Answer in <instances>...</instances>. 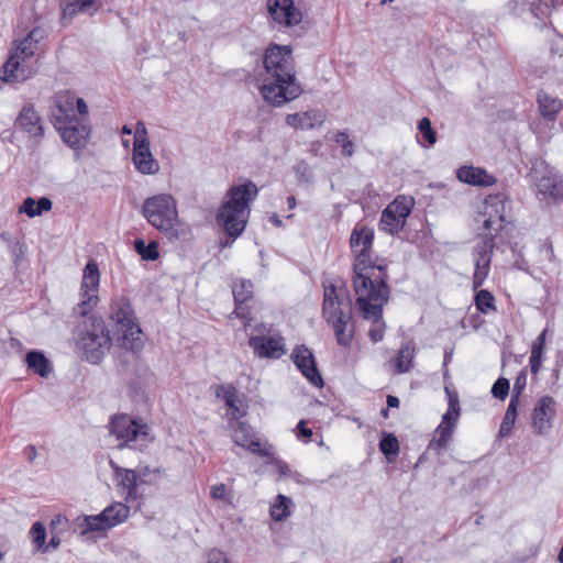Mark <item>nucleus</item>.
Listing matches in <instances>:
<instances>
[{
    "label": "nucleus",
    "instance_id": "nucleus-42",
    "mask_svg": "<svg viewBox=\"0 0 563 563\" xmlns=\"http://www.w3.org/2000/svg\"><path fill=\"white\" fill-rule=\"evenodd\" d=\"M345 305L346 303H343V301L339 300V296L336 295V289L334 286H330L329 288H325L323 307H322L323 314L342 309L343 306H345Z\"/></svg>",
    "mask_w": 563,
    "mask_h": 563
},
{
    "label": "nucleus",
    "instance_id": "nucleus-60",
    "mask_svg": "<svg viewBox=\"0 0 563 563\" xmlns=\"http://www.w3.org/2000/svg\"><path fill=\"white\" fill-rule=\"evenodd\" d=\"M547 332L548 330L544 329L538 336L537 339L534 340V342L532 343V346L531 347H540V350H543L544 351V346H545V335H547Z\"/></svg>",
    "mask_w": 563,
    "mask_h": 563
},
{
    "label": "nucleus",
    "instance_id": "nucleus-52",
    "mask_svg": "<svg viewBox=\"0 0 563 563\" xmlns=\"http://www.w3.org/2000/svg\"><path fill=\"white\" fill-rule=\"evenodd\" d=\"M207 558V563H230L225 553L219 549H211Z\"/></svg>",
    "mask_w": 563,
    "mask_h": 563
},
{
    "label": "nucleus",
    "instance_id": "nucleus-57",
    "mask_svg": "<svg viewBox=\"0 0 563 563\" xmlns=\"http://www.w3.org/2000/svg\"><path fill=\"white\" fill-rule=\"evenodd\" d=\"M60 544V539L58 537H52L48 543L41 548L43 552H49L56 550Z\"/></svg>",
    "mask_w": 563,
    "mask_h": 563
},
{
    "label": "nucleus",
    "instance_id": "nucleus-30",
    "mask_svg": "<svg viewBox=\"0 0 563 563\" xmlns=\"http://www.w3.org/2000/svg\"><path fill=\"white\" fill-rule=\"evenodd\" d=\"M25 361L29 369H31L34 374L40 375L41 377H48L52 372V365L48 358L44 355V353L33 350L30 351Z\"/></svg>",
    "mask_w": 563,
    "mask_h": 563
},
{
    "label": "nucleus",
    "instance_id": "nucleus-10",
    "mask_svg": "<svg viewBox=\"0 0 563 563\" xmlns=\"http://www.w3.org/2000/svg\"><path fill=\"white\" fill-rule=\"evenodd\" d=\"M510 211L511 201L505 192L488 195L485 198L482 212L484 217L483 225L487 233L497 235L508 222Z\"/></svg>",
    "mask_w": 563,
    "mask_h": 563
},
{
    "label": "nucleus",
    "instance_id": "nucleus-17",
    "mask_svg": "<svg viewBox=\"0 0 563 563\" xmlns=\"http://www.w3.org/2000/svg\"><path fill=\"white\" fill-rule=\"evenodd\" d=\"M56 129L59 131L62 140L76 151L85 146L91 133V126L77 117L56 126Z\"/></svg>",
    "mask_w": 563,
    "mask_h": 563
},
{
    "label": "nucleus",
    "instance_id": "nucleus-16",
    "mask_svg": "<svg viewBox=\"0 0 563 563\" xmlns=\"http://www.w3.org/2000/svg\"><path fill=\"white\" fill-rule=\"evenodd\" d=\"M231 428L233 431L232 439L236 445L262 457H269L273 455L269 449L261 446L260 439L256 437L253 428L246 422L238 421L234 424H231Z\"/></svg>",
    "mask_w": 563,
    "mask_h": 563
},
{
    "label": "nucleus",
    "instance_id": "nucleus-62",
    "mask_svg": "<svg viewBox=\"0 0 563 563\" xmlns=\"http://www.w3.org/2000/svg\"><path fill=\"white\" fill-rule=\"evenodd\" d=\"M75 103L79 114L85 115L88 113V106L82 98H75Z\"/></svg>",
    "mask_w": 563,
    "mask_h": 563
},
{
    "label": "nucleus",
    "instance_id": "nucleus-43",
    "mask_svg": "<svg viewBox=\"0 0 563 563\" xmlns=\"http://www.w3.org/2000/svg\"><path fill=\"white\" fill-rule=\"evenodd\" d=\"M418 130L422 135L423 143L422 145L426 147H430L437 142V133L432 128L431 121L429 118H422L418 123Z\"/></svg>",
    "mask_w": 563,
    "mask_h": 563
},
{
    "label": "nucleus",
    "instance_id": "nucleus-19",
    "mask_svg": "<svg viewBox=\"0 0 563 563\" xmlns=\"http://www.w3.org/2000/svg\"><path fill=\"white\" fill-rule=\"evenodd\" d=\"M249 345L260 358H280L285 354V344L282 336L253 335Z\"/></svg>",
    "mask_w": 563,
    "mask_h": 563
},
{
    "label": "nucleus",
    "instance_id": "nucleus-64",
    "mask_svg": "<svg viewBox=\"0 0 563 563\" xmlns=\"http://www.w3.org/2000/svg\"><path fill=\"white\" fill-rule=\"evenodd\" d=\"M554 363L556 367H563V349L556 352Z\"/></svg>",
    "mask_w": 563,
    "mask_h": 563
},
{
    "label": "nucleus",
    "instance_id": "nucleus-23",
    "mask_svg": "<svg viewBox=\"0 0 563 563\" xmlns=\"http://www.w3.org/2000/svg\"><path fill=\"white\" fill-rule=\"evenodd\" d=\"M532 177L540 194L548 195L554 199H563V180L560 177L552 172L539 176L537 167L532 168Z\"/></svg>",
    "mask_w": 563,
    "mask_h": 563
},
{
    "label": "nucleus",
    "instance_id": "nucleus-39",
    "mask_svg": "<svg viewBox=\"0 0 563 563\" xmlns=\"http://www.w3.org/2000/svg\"><path fill=\"white\" fill-rule=\"evenodd\" d=\"M134 249L143 261H155L158 258V244L155 241H151L148 244L142 239L134 241Z\"/></svg>",
    "mask_w": 563,
    "mask_h": 563
},
{
    "label": "nucleus",
    "instance_id": "nucleus-31",
    "mask_svg": "<svg viewBox=\"0 0 563 563\" xmlns=\"http://www.w3.org/2000/svg\"><path fill=\"white\" fill-rule=\"evenodd\" d=\"M52 207L53 202L47 197H41L38 200L27 197L19 208V211L34 218L41 216L43 212L49 211Z\"/></svg>",
    "mask_w": 563,
    "mask_h": 563
},
{
    "label": "nucleus",
    "instance_id": "nucleus-40",
    "mask_svg": "<svg viewBox=\"0 0 563 563\" xmlns=\"http://www.w3.org/2000/svg\"><path fill=\"white\" fill-rule=\"evenodd\" d=\"M111 512L110 510H102L97 516H86L85 517V523L86 528L84 532H93V531H103L110 529V526L108 523L107 514Z\"/></svg>",
    "mask_w": 563,
    "mask_h": 563
},
{
    "label": "nucleus",
    "instance_id": "nucleus-7",
    "mask_svg": "<svg viewBox=\"0 0 563 563\" xmlns=\"http://www.w3.org/2000/svg\"><path fill=\"white\" fill-rule=\"evenodd\" d=\"M85 317L76 330V346L87 362L99 364L111 347L110 332L102 318Z\"/></svg>",
    "mask_w": 563,
    "mask_h": 563
},
{
    "label": "nucleus",
    "instance_id": "nucleus-47",
    "mask_svg": "<svg viewBox=\"0 0 563 563\" xmlns=\"http://www.w3.org/2000/svg\"><path fill=\"white\" fill-rule=\"evenodd\" d=\"M509 380L505 377H499L492 387V394L495 398L504 400L509 393Z\"/></svg>",
    "mask_w": 563,
    "mask_h": 563
},
{
    "label": "nucleus",
    "instance_id": "nucleus-33",
    "mask_svg": "<svg viewBox=\"0 0 563 563\" xmlns=\"http://www.w3.org/2000/svg\"><path fill=\"white\" fill-rule=\"evenodd\" d=\"M391 209L393 208H385V210L382 212L379 229L389 234H397L404 229L406 222L401 221V219L398 218L396 213L391 212Z\"/></svg>",
    "mask_w": 563,
    "mask_h": 563
},
{
    "label": "nucleus",
    "instance_id": "nucleus-53",
    "mask_svg": "<svg viewBox=\"0 0 563 563\" xmlns=\"http://www.w3.org/2000/svg\"><path fill=\"white\" fill-rule=\"evenodd\" d=\"M225 485L224 484H218L211 487V497L217 500H221L225 496Z\"/></svg>",
    "mask_w": 563,
    "mask_h": 563
},
{
    "label": "nucleus",
    "instance_id": "nucleus-22",
    "mask_svg": "<svg viewBox=\"0 0 563 563\" xmlns=\"http://www.w3.org/2000/svg\"><path fill=\"white\" fill-rule=\"evenodd\" d=\"M325 121V114L321 110L312 109L305 112L287 114L286 123L300 130H311L321 126Z\"/></svg>",
    "mask_w": 563,
    "mask_h": 563
},
{
    "label": "nucleus",
    "instance_id": "nucleus-27",
    "mask_svg": "<svg viewBox=\"0 0 563 563\" xmlns=\"http://www.w3.org/2000/svg\"><path fill=\"white\" fill-rule=\"evenodd\" d=\"M75 104V97L69 93H60L55 98V110L52 113V118L55 126L68 122V120L76 118L73 113V107Z\"/></svg>",
    "mask_w": 563,
    "mask_h": 563
},
{
    "label": "nucleus",
    "instance_id": "nucleus-38",
    "mask_svg": "<svg viewBox=\"0 0 563 563\" xmlns=\"http://www.w3.org/2000/svg\"><path fill=\"white\" fill-rule=\"evenodd\" d=\"M110 509L111 512L107 514L108 523L110 528L115 527L119 523H122L129 517L130 509L122 503H113L112 505L106 507L103 510Z\"/></svg>",
    "mask_w": 563,
    "mask_h": 563
},
{
    "label": "nucleus",
    "instance_id": "nucleus-24",
    "mask_svg": "<svg viewBox=\"0 0 563 563\" xmlns=\"http://www.w3.org/2000/svg\"><path fill=\"white\" fill-rule=\"evenodd\" d=\"M110 465L114 471V476L119 482V485H121L126 492L125 499L128 501L139 499L141 494L139 493L140 482L137 479L136 472L134 470L120 467L114 464L113 461H110Z\"/></svg>",
    "mask_w": 563,
    "mask_h": 563
},
{
    "label": "nucleus",
    "instance_id": "nucleus-48",
    "mask_svg": "<svg viewBox=\"0 0 563 563\" xmlns=\"http://www.w3.org/2000/svg\"><path fill=\"white\" fill-rule=\"evenodd\" d=\"M526 384H527V373H526V371H521L518 373V375L516 377L510 400H515V401L519 402V398L526 387Z\"/></svg>",
    "mask_w": 563,
    "mask_h": 563
},
{
    "label": "nucleus",
    "instance_id": "nucleus-15",
    "mask_svg": "<svg viewBox=\"0 0 563 563\" xmlns=\"http://www.w3.org/2000/svg\"><path fill=\"white\" fill-rule=\"evenodd\" d=\"M291 360L299 372L314 387H322L323 379L317 367L312 352L306 345H298L294 349Z\"/></svg>",
    "mask_w": 563,
    "mask_h": 563
},
{
    "label": "nucleus",
    "instance_id": "nucleus-8",
    "mask_svg": "<svg viewBox=\"0 0 563 563\" xmlns=\"http://www.w3.org/2000/svg\"><path fill=\"white\" fill-rule=\"evenodd\" d=\"M388 277H379L378 285L354 289L357 295L356 305L367 320H372L368 336L372 342H380L384 338L385 322L383 320V306L389 298Z\"/></svg>",
    "mask_w": 563,
    "mask_h": 563
},
{
    "label": "nucleus",
    "instance_id": "nucleus-45",
    "mask_svg": "<svg viewBox=\"0 0 563 563\" xmlns=\"http://www.w3.org/2000/svg\"><path fill=\"white\" fill-rule=\"evenodd\" d=\"M334 141L342 146V155L351 157L354 154V143L349 139V135L344 131H339Z\"/></svg>",
    "mask_w": 563,
    "mask_h": 563
},
{
    "label": "nucleus",
    "instance_id": "nucleus-20",
    "mask_svg": "<svg viewBox=\"0 0 563 563\" xmlns=\"http://www.w3.org/2000/svg\"><path fill=\"white\" fill-rule=\"evenodd\" d=\"M555 416V400L551 396H543L536 404L532 412V426L539 434L548 433L552 429Z\"/></svg>",
    "mask_w": 563,
    "mask_h": 563
},
{
    "label": "nucleus",
    "instance_id": "nucleus-34",
    "mask_svg": "<svg viewBox=\"0 0 563 563\" xmlns=\"http://www.w3.org/2000/svg\"><path fill=\"white\" fill-rule=\"evenodd\" d=\"M292 506V500L285 495H277L275 501L271 506V517L274 521H283L290 516V507Z\"/></svg>",
    "mask_w": 563,
    "mask_h": 563
},
{
    "label": "nucleus",
    "instance_id": "nucleus-41",
    "mask_svg": "<svg viewBox=\"0 0 563 563\" xmlns=\"http://www.w3.org/2000/svg\"><path fill=\"white\" fill-rule=\"evenodd\" d=\"M234 302H246L253 296V284L250 280L241 279L232 286Z\"/></svg>",
    "mask_w": 563,
    "mask_h": 563
},
{
    "label": "nucleus",
    "instance_id": "nucleus-3",
    "mask_svg": "<svg viewBox=\"0 0 563 563\" xmlns=\"http://www.w3.org/2000/svg\"><path fill=\"white\" fill-rule=\"evenodd\" d=\"M147 222L161 231L172 243L186 242L191 239V229L178 219L176 200L168 194L147 198L142 207Z\"/></svg>",
    "mask_w": 563,
    "mask_h": 563
},
{
    "label": "nucleus",
    "instance_id": "nucleus-58",
    "mask_svg": "<svg viewBox=\"0 0 563 563\" xmlns=\"http://www.w3.org/2000/svg\"><path fill=\"white\" fill-rule=\"evenodd\" d=\"M245 302H235L234 313L240 319H246L249 316L247 309L243 306Z\"/></svg>",
    "mask_w": 563,
    "mask_h": 563
},
{
    "label": "nucleus",
    "instance_id": "nucleus-44",
    "mask_svg": "<svg viewBox=\"0 0 563 563\" xmlns=\"http://www.w3.org/2000/svg\"><path fill=\"white\" fill-rule=\"evenodd\" d=\"M539 264L542 268H547L549 264H553L555 261L554 250L549 241H544L539 245Z\"/></svg>",
    "mask_w": 563,
    "mask_h": 563
},
{
    "label": "nucleus",
    "instance_id": "nucleus-63",
    "mask_svg": "<svg viewBox=\"0 0 563 563\" xmlns=\"http://www.w3.org/2000/svg\"><path fill=\"white\" fill-rule=\"evenodd\" d=\"M455 413H461L460 400H449L448 410Z\"/></svg>",
    "mask_w": 563,
    "mask_h": 563
},
{
    "label": "nucleus",
    "instance_id": "nucleus-51",
    "mask_svg": "<svg viewBox=\"0 0 563 563\" xmlns=\"http://www.w3.org/2000/svg\"><path fill=\"white\" fill-rule=\"evenodd\" d=\"M141 141H144V143H146V145H150L146 126L143 122L139 121L136 123L133 146L140 145Z\"/></svg>",
    "mask_w": 563,
    "mask_h": 563
},
{
    "label": "nucleus",
    "instance_id": "nucleus-12",
    "mask_svg": "<svg viewBox=\"0 0 563 563\" xmlns=\"http://www.w3.org/2000/svg\"><path fill=\"white\" fill-rule=\"evenodd\" d=\"M495 234L486 233L484 239L477 242L473 251L475 272L473 275V289L479 288L488 276L492 255L495 247Z\"/></svg>",
    "mask_w": 563,
    "mask_h": 563
},
{
    "label": "nucleus",
    "instance_id": "nucleus-37",
    "mask_svg": "<svg viewBox=\"0 0 563 563\" xmlns=\"http://www.w3.org/2000/svg\"><path fill=\"white\" fill-rule=\"evenodd\" d=\"M474 301L476 309L484 314L495 312L497 310L495 305V297L490 291L486 289L478 290L475 294Z\"/></svg>",
    "mask_w": 563,
    "mask_h": 563
},
{
    "label": "nucleus",
    "instance_id": "nucleus-54",
    "mask_svg": "<svg viewBox=\"0 0 563 563\" xmlns=\"http://www.w3.org/2000/svg\"><path fill=\"white\" fill-rule=\"evenodd\" d=\"M224 400H225V405L230 408V409H233L236 407V396H235V389L233 388L232 390L231 389H228L225 391V395H224Z\"/></svg>",
    "mask_w": 563,
    "mask_h": 563
},
{
    "label": "nucleus",
    "instance_id": "nucleus-25",
    "mask_svg": "<svg viewBox=\"0 0 563 563\" xmlns=\"http://www.w3.org/2000/svg\"><path fill=\"white\" fill-rule=\"evenodd\" d=\"M460 181L472 186L488 187L496 183L494 176L489 175L485 169L474 166H462L456 172Z\"/></svg>",
    "mask_w": 563,
    "mask_h": 563
},
{
    "label": "nucleus",
    "instance_id": "nucleus-11",
    "mask_svg": "<svg viewBox=\"0 0 563 563\" xmlns=\"http://www.w3.org/2000/svg\"><path fill=\"white\" fill-rule=\"evenodd\" d=\"M100 283V272L95 260H89L82 273V283L80 288L81 301L77 305V312L87 316L98 301V290Z\"/></svg>",
    "mask_w": 563,
    "mask_h": 563
},
{
    "label": "nucleus",
    "instance_id": "nucleus-50",
    "mask_svg": "<svg viewBox=\"0 0 563 563\" xmlns=\"http://www.w3.org/2000/svg\"><path fill=\"white\" fill-rule=\"evenodd\" d=\"M1 240H3L9 249H10V252L11 254L16 258V261L19 260L20 255L23 253L22 252V246L21 244L19 243V241H15V240H12L10 234L7 233V232H3L1 233L0 235Z\"/></svg>",
    "mask_w": 563,
    "mask_h": 563
},
{
    "label": "nucleus",
    "instance_id": "nucleus-6",
    "mask_svg": "<svg viewBox=\"0 0 563 563\" xmlns=\"http://www.w3.org/2000/svg\"><path fill=\"white\" fill-rule=\"evenodd\" d=\"M109 318L114 323V341L122 350L139 353L144 341L131 301L124 296H117L110 303Z\"/></svg>",
    "mask_w": 563,
    "mask_h": 563
},
{
    "label": "nucleus",
    "instance_id": "nucleus-2",
    "mask_svg": "<svg viewBox=\"0 0 563 563\" xmlns=\"http://www.w3.org/2000/svg\"><path fill=\"white\" fill-rule=\"evenodd\" d=\"M374 229L367 225H355L350 235V247L354 254L353 287L365 289L378 285L379 277L387 276V262L376 256L372 258Z\"/></svg>",
    "mask_w": 563,
    "mask_h": 563
},
{
    "label": "nucleus",
    "instance_id": "nucleus-61",
    "mask_svg": "<svg viewBox=\"0 0 563 563\" xmlns=\"http://www.w3.org/2000/svg\"><path fill=\"white\" fill-rule=\"evenodd\" d=\"M275 464H276V467H277L278 473H279L282 476H289V474H290V468H289V466H288L284 461L277 460V461L275 462Z\"/></svg>",
    "mask_w": 563,
    "mask_h": 563
},
{
    "label": "nucleus",
    "instance_id": "nucleus-1",
    "mask_svg": "<svg viewBox=\"0 0 563 563\" xmlns=\"http://www.w3.org/2000/svg\"><path fill=\"white\" fill-rule=\"evenodd\" d=\"M266 78L260 87L263 99L273 107H282L297 99L302 88L296 79L295 62L290 46L271 44L264 53Z\"/></svg>",
    "mask_w": 563,
    "mask_h": 563
},
{
    "label": "nucleus",
    "instance_id": "nucleus-36",
    "mask_svg": "<svg viewBox=\"0 0 563 563\" xmlns=\"http://www.w3.org/2000/svg\"><path fill=\"white\" fill-rule=\"evenodd\" d=\"M517 406L518 401L510 400L500 424L498 433L500 438H506L512 432L517 418Z\"/></svg>",
    "mask_w": 563,
    "mask_h": 563
},
{
    "label": "nucleus",
    "instance_id": "nucleus-13",
    "mask_svg": "<svg viewBox=\"0 0 563 563\" xmlns=\"http://www.w3.org/2000/svg\"><path fill=\"white\" fill-rule=\"evenodd\" d=\"M16 126L23 132L27 133L30 139V148L36 150L44 137L43 119L32 104L24 106L20 111L16 121Z\"/></svg>",
    "mask_w": 563,
    "mask_h": 563
},
{
    "label": "nucleus",
    "instance_id": "nucleus-32",
    "mask_svg": "<svg viewBox=\"0 0 563 563\" xmlns=\"http://www.w3.org/2000/svg\"><path fill=\"white\" fill-rule=\"evenodd\" d=\"M99 5L96 0H68L63 8L64 16L74 18L78 13H92Z\"/></svg>",
    "mask_w": 563,
    "mask_h": 563
},
{
    "label": "nucleus",
    "instance_id": "nucleus-14",
    "mask_svg": "<svg viewBox=\"0 0 563 563\" xmlns=\"http://www.w3.org/2000/svg\"><path fill=\"white\" fill-rule=\"evenodd\" d=\"M345 308L325 313L323 317L332 325L338 344L346 347L352 342L354 324L349 302H346Z\"/></svg>",
    "mask_w": 563,
    "mask_h": 563
},
{
    "label": "nucleus",
    "instance_id": "nucleus-56",
    "mask_svg": "<svg viewBox=\"0 0 563 563\" xmlns=\"http://www.w3.org/2000/svg\"><path fill=\"white\" fill-rule=\"evenodd\" d=\"M297 429L299 430V435L305 438V439H309L311 438L312 435V430L307 428L306 426V421L305 420H300L297 424Z\"/></svg>",
    "mask_w": 563,
    "mask_h": 563
},
{
    "label": "nucleus",
    "instance_id": "nucleus-26",
    "mask_svg": "<svg viewBox=\"0 0 563 563\" xmlns=\"http://www.w3.org/2000/svg\"><path fill=\"white\" fill-rule=\"evenodd\" d=\"M459 417L460 413L451 411H446L442 416V421L435 429V439L431 443V445L434 444L439 449H444L448 445L449 441L452 438Z\"/></svg>",
    "mask_w": 563,
    "mask_h": 563
},
{
    "label": "nucleus",
    "instance_id": "nucleus-55",
    "mask_svg": "<svg viewBox=\"0 0 563 563\" xmlns=\"http://www.w3.org/2000/svg\"><path fill=\"white\" fill-rule=\"evenodd\" d=\"M134 471L136 472V476L140 484L148 483L146 477L150 475L151 470L147 466L139 467L137 470Z\"/></svg>",
    "mask_w": 563,
    "mask_h": 563
},
{
    "label": "nucleus",
    "instance_id": "nucleus-9",
    "mask_svg": "<svg viewBox=\"0 0 563 563\" xmlns=\"http://www.w3.org/2000/svg\"><path fill=\"white\" fill-rule=\"evenodd\" d=\"M109 431L121 441L118 444L119 449L129 446L142 450L152 441L148 424L126 413L113 415L110 419Z\"/></svg>",
    "mask_w": 563,
    "mask_h": 563
},
{
    "label": "nucleus",
    "instance_id": "nucleus-49",
    "mask_svg": "<svg viewBox=\"0 0 563 563\" xmlns=\"http://www.w3.org/2000/svg\"><path fill=\"white\" fill-rule=\"evenodd\" d=\"M386 208H393L391 212L396 213L397 217L400 218L401 221H405V222H406L408 216L410 214V206L405 201H399L398 199H395Z\"/></svg>",
    "mask_w": 563,
    "mask_h": 563
},
{
    "label": "nucleus",
    "instance_id": "nucleus-46",
    "mask_svg": "<svg viewBox=\"0 0 563 563\" xmlns=\"http://www.w3.org/2000/svg\"><path fill=\"white\" fill-rule=\"evenodd\" d=\"M33 543L40 549L43 548L46 540V529L40 521L33 523L31 528Z\"/></svg>",
    "mask_w": 563,
    "mask_h": 563
},
{
    "label": "nucleus",
    "instance_id": "nucleus-4",
    "mask_svg": "<svg viewBox=\"0 0 563 563\" xmlns=\"http://www.w3.org/2000/svg\"><path fill=\"white\" fill-rule=\"evenodd\" d=\"M256 185L249 180L244 184L233 186L228 191V200L220 207L217 221L223 227L232 241L225 240L222 247L231 246L234 239L242 234L246 227V214L249 203L257 197Z\"/></svg>",
    "mask_w": 563,
    "mask_h": 563
},
{
    "label": "nucleus",
    "instance_id": "nucleus-35",
    "mask_svg": "<svg viewBox=\"0 0 563 563\" xmlns=\"http://www.w3.org/2000/svg\"><path fill=\"white\" fill-rule=\"evenodd\" d=\"M378 446L388 462H394L399 453V442L393 433L384 432Z\"/></svg>",
    "mask_w": 563,
    "mask_h": 563
},
{
    "label": "nucleus",
    "instance_id": "nucleus-21",
    "mask_svg": "<svg viewBox=\"0 0 563 563\" xmlns=\"http://www.w3.org/2000/svg\"><path fill=\"white\" fill-rule=\"evenodd\" d=\"M133 146L132 161L136 170L143 175H155L159 172V163L154 158L150 145L144 141Z\"/></svg>",
    "mask_w": 563,
    "mask_h": 563
},
{
    "label": "nucleus",
    "instance_id": "nucleus-18",
    "mask_svg": "<svg viewBox=\"0 0 563 563\" xmlns=\"http://www.w3.org/2000/svg\"><path fill=\"white\" fill-rule=\"evenodd\" d=\"M267 10L272 19L283 25H297L302 20V14L292 0H268Z\"/></svg>",
    "mask_w": 563,
    "mask_h": 563
},
{
    "label": "nucleus",
    "instance_id": "nucleus-28",
    "mask_svg": "<svg viewBox=\"0 0 563 563\" xmlns=\"http://www.w3.org/2000/svg\"><path fill=\"white\" fill-rule=\"evenodd\" d=\"M537 100L540 114L547 120H554L562 109V101L543 90L539 91Z\"/></svg>",
    "mask_w": 563,
    "mask_h": 563
},
{
    "label": "nucleus",
    "instance_id": "nucleus-59",
    "mask_svg": "<svg viewBox=\"0 0 563 563\" xmlns=\"http://www.w3.org/2000/svg\"><path fill=\"white\" fill-rule=\"evenodd\" d=\"M544 351L540 347H531V355L529 362H543Z\"/></svg>",
    "mask_w": 563,
    "mask_h": 563
},
{
    "label": "nucleus",
    "instance_id": "nucleus-29",
    "mask_svg": "<svg viewBox=\"0 0 563 563\" xmlns=\"http://www.w3.org/2000/svg\"><path fill=\"white\" fill-rule=\"evenodd\" d=\"M415 351L416 347L412 341H406L401 344L395 360V372L397 374L407 373L412 368Z\"/></svg>",
    "mask_w": 563,
    "mask_h": 563
},
{
    "label": "nucleus",
    "instance_id": "nucleus-5",
    "mask_svg": "<svg viewBox=\"0 0 563 563\" xmlns=\"http://www.w3.org/2000/svg\"><path fill=\"white\" fill-rule=\"evenodd\" d=\"M47 29L37 24L20 41H14L15 49L2 66V79L5 82H22L35 74V69L29 65V59L35 56L41 45L47 37Z\"/></svg>",
    "mask_w": 563,
    "mask_h": 563
}]
</instances>
